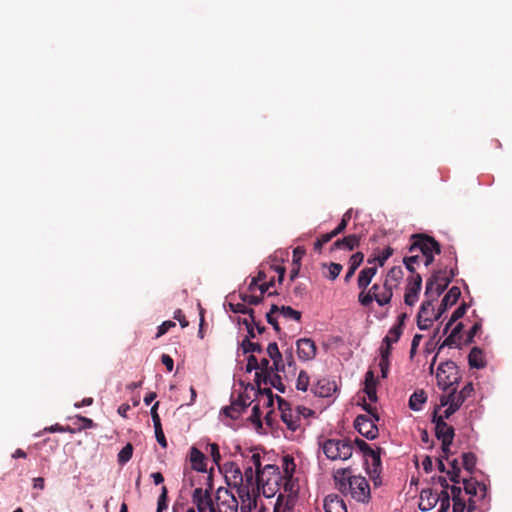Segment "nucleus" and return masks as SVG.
I'll return each instance as SVG.
<instances>
[{
    "label": "nucleus",
    "instance_id": "1",
    "mask_svg": "<svg viewBox=\"0 0 512 512\" xmlns=\"http://www.w3.org/2000/svg\"><path fill=\"white\" fill-rule=\"evenodd\" d=\"M325 456L332 461L348 460L353 454V445L349 439H326L320 443Z\"/></svg>",
    "mask_w": 512,
    "mask_h": 512
},
{
    "label": "nucleus",
    "instance_id": "2",
    "mask_svg": "<svg viewBox=\"0 0 512 512\" xmlns=\"http://www.w3.org/2000/svg\"><path fill=\"white\" fill-rule=\"evenodd\" d=\"M437 503H440L439 512H447L450 508V494L442 490L440 493L432 489H423L420 493L419 508L422 511L433 509Z\"/></svg>",
    "mask_w": 512,
    "mask_h": 512
},
{
    "label": "nucleus",
    "instance_id": "3",
    "mask_svg": "<svg viewBox=\"0 0 512 512\" xmlns=\"http://www.w3.org/2000/svg\"><path fill=\"white\" fill-rule=\"evenodd\" d=\"M436 378L438 386L443 390H448L458 385L461 375L456 363L452 360H447L438 366Z\"/></svg>",
    "mask_w": 512,
    "mask_h": 512
},
{
    "label": "nucleus",
    "instance_id": "4",
    "mask_svg": "<svg viewBox=\"0 0 512 512\" xmlns=\"http://www.w3.org/2000/svg\"><path fill=\"white\" fill-rule=\"evenodd\" d=\"M238 507V500L229 489L225 487L217 489L211 512H237Z\"/></svg>",
    "mask_w": 512,
    "mask_h": 512
},
{
    "label": "nucleus",
    "instance_id": "5",
    "mask_svg": "<svg viewBox=\"0 0 512 512\" xmlns=\"http://www.w3.org/2000/svg\"><path fill=\"white\" fill-rule=\"evenodd\" d=\"M451 278L448 277L446 270L435 271L426 282L425 296L437 299L448 287Z\"/></svg>",
    "mask_w": 512,
    "mask_h": 512
},
{
    "label": "nucleus",
    "instance_id": "6",
    "mask_svg": "<svg viewBox=\"0 0 512 512\" xmlns=\"http://www.w3.org/2000/svg\"><path fill=\"white\" fill-rule=\"evenodd\" d=\"M346 490H349L352 498L358 502L368 503L371 498L370 485L362 476H348Z\"/></svg>",
    "mask_w": 512,
    "mask_h": 512
},
{
    "label": "nucleus",
    "instance_id": "7",
    "mask_svg": "<svg viewBox=\"0 0 512 512\" xmlns=\"http://www.w3.org/2000/svg\"><path fill=\"white\" fill-rule=\"evenodd\" d=\"M446 419L447 418L444 417V413L442 415H438L437 408H435L432 417V422L435 424V436L442 444H444L445 447L451 446L455 436L454 428L446 423Z\"/></svg>",
    "mask_w": 512,
    "mask_h": 512
},
{
    "label": "nucleus",
    "instance_id": "8",
    "mask_svg": "<svg viewBox=\"0 0 512 512\" xmlns=\"http://www.w3.org/2000/svg\"><path fill=\"white\" fill-rule=\"evenodd\" d=\"M412 244L409 248L410 252L416 250L420 251L421 254L441 253V245L435 238L425 234H415L412 236Z\"/></svg>",
    "mask_w": 512,
    "mask_h": 512
},
{
    "label": "nucleus",
    "instance_id": "9",
    "mask_svg": "<svg viewBox=\"0 0 512 512\" xmlns=\"http://www.w3.org/2000/svg\"><path fill=\"white\" fill-rule=\"evenodd\" d=\"M451 404L447 409L444 410V417L450 418L465 402V400L471 396L474 391L472 383L466 384L460 392H457L456 387H451Z\"/></svg>",
    "mask_w": 512,
    "mask_h": 512
},
{
    "label": "nucleus",
    "instance_id": "10",
    "mask_svg": "<svg viewBox=\"0 0 512 512\" xmlns=\"http://www.w3.org/2000/svg\"><path fill=\"white\" fill-rule=\"evenodd\" d=\"M225 480L229 487L235 488L238 492L241 488L248 487L244 485V476L240 467L235 462H226L223 466Z\"/></svg>",
    "mask_w": 512,
    "mask_h": 512
},
{
    "label": "nucleus",
    "instance_id": "11",
    "mask_svg": "<svg viewBox=\"0 0 512 512\" xmlns=\"http://www.w3.org/2000/svg\"><path fill=\"white\" fill-rule=\"evenodd\" d=\"M376 420L368 415H358L354 421L355 429L367 439L373 440L378 437L379 430Z\"/></svg>",
    "mask_w": 512,
    "mask_h": 512
},
{
    "label": "nucleus",
    "instance_id": "12",
    "mask_svg": "<svg viewBox=\"0 0 512 512\" xmlns=\"http://www.w3.org/2000/svg\"><path fill=\"white\" fill-rule=\"evenodd\" d=\"M422 288V277L420 274H414L407 279V285L404 295V302L408 306H413L419 298Z\"/></svg>",
    "mask_w": 512,
    "mask_h": 512
},
{
    "label": "nucleus",
    "instance_id": "13",
    "mask_svg": "<svg viewBox=\"0 0 512 512\" xmlns=\"http://www.w3.org/2000/svg\"><path fill=\"white\" fill-rule=\"evenodd\" d=\"M296 347L297 355L302 361H309L315 358L317 348L314 341L311 339L301 338L297 340Z\"/></svg>",
    "mask_w": 512,
    "mask_h": 512
},
{
    "label": "nucleus",
    "instance_id": "14",
    "mask_svg": "<svg viewBox=\"0 0 512 512\" xmlns=\"http://www.w3.org/2000/svg\"><path fill=\"white\" fill-rule=\"evenodd\" d=\"M192 502L197 506L199 512H211L213 506V500L208 490L202 488H196L192 494Z\"/></svg>",
    "mask_w": 512,
    "mask_h": 512
},
{
    "label": "nucleus",
    "instance_id": "15",
    "mask_svg": "<svg viewBox=\"0 0 512 512\" xmlns=\"http://www.w3.org/2000/svg\"><path fill=\"white\" fill-rule=\"evenodd\" d=\"M370 292H372V295L374 294L375 301L380 306L390 303L393 296V289L388 285V283H383L382 285L375 283L370 288Z\"/></svg>",
    "mask_w": 512,
    "mask_h": 512
},
{
    "label": "nucleus",
    "instance_id": "16",
    "mask_svg": "<svg viewBox=\"0 0 512 512\" xmlns=\"http://www.w3.org/2000/svg\"><path fill=\"white\" fill-rule=\"evenodd\" d=\"M461 296V290L457 286H453L449 289L447 294L443 297L441 304L438 308L436 318H440L442 314H444L448 308L452 307L457 303L458 299Z\"/></svg>",
    "mask_w": 512,
    "mask_h": 512
},
{
    "label": "nucleus",
    "instance_id": "17",
    "mask_svg": "<svg viewBox=\"0 0 512 512\" xmlns=\"http://www.w3.org/2000/svg\"><path fill=\"white\" fill-rule=\"evenodd\" d=\"M279 408L282 411L281 418L291 431H296L300 427L301 418L298 415H294L291 409H286L284 406H288L282 398L278 397Z\"/></svg>",
    "mask_w": 512,
    "mask_h": 512
},
{
    "label": "nucleus",
    "instance_id": "18",
    "mask_svg": "<svg viewBox=\"0 0 512 512\" xmlns=\"http://www.w3.org/2000/svg\"><path fill=\"white\" fill-rule=\"evenodd\" d=\"M361 236L357 234H350L342 239L336 240L332 246L331 250L343 249L346 251H353L358 248L360 245Z\"/></svg>",
    "mask_w": 512,
    "mask_h": 512
},
{
    "label": "nucleus",
    "instance_id": "19",
    "mask_svg": "<svg viewBox=\"0 0 512 512\" xmlns=\"http://www.w3.org/2000/svg\"><path fill=\"white\" fill-rule=\"evenodd\" d=\"M464 484V494L469 495V498L480 495V500L483 501L486 497V486L477 481H473L472 479H463Z\"/></svg>",
    "mask_w": 512,
    "mask_h": 512
},
{
    "label": "nucleus",
    "instance_id": "20",
    "mask_svg": "<svg viewBox=\"0 0 512 512\" xmlns=\"http://www.w3.org/2000/svg\"><path fill=\"white\" fill-rule=\"evenodd\" d=\"M236 493L241 501L240 512H252L257 507V496H252L248 487L241 488Z\"/></svg>",
    "mask_w": 512,
    "mask_h": 512
},
{
    "label": "nucleus",
    "instance_id": "21",
    "mask_svg": "<svg viewBox=\"0 0 512 512\" xmlns=\"http://www.w3.org/2000/svg\"><path fill=\"white\" fill-rule=\"evenodd\" d=\"M337 386L335 382L323 378L313 386L312 390L318 397H330L336 391Z\"/></svg>",
    "mask_w": 512,
    "mask_h": 512
},
{
    "label": "nucleus",
    "instance_id": "22",
    "mask_svg": "<svg viewBox=\"0 0 512 512\" xmlns=\"http://www.w3.org/2000/svg\"><path fill=\"white\" fill-rule=\"evenodd\" d=\"M247 406V402L245 401L243 396L240 395L235 401L231 403L230 406L224 407L222 409V412L224 415L231 419H237L243 413Z\"/></svg>",
    "mask_w": 512,
    "mask_h": 512
},
{
    "label": "nucleus",
    "instance_id": "23",
    "mask_svg": "<svg viewBox=\"0 0 512 512\" xmlns=\"http://www.w3.org/2000/svg\"><path fill=\"white\" fill-rule=\"evenodd\" d=\"M428 299L424 301L419 309L417 318L418 319H424L426 322L430 321L433 322L434 320H438L439 318H436L437 312H435L433 302L436 299H433V297H427Z\"/></svg>",
    "mask_w": 512,
    "mask_h": 512
},
{
    "label": "nucleus",
    "instance_id": "24",
    "mask_svg": "<svg viewBox=\"0 0 512 512\" xmlns=\"http://www.w3.org/2000/svg\"><path fill=\"white\" fill-rule=\"evenodd\" d=\"M468 363L471 368L481 369L486 366L483 351L479 347H473L468 355Z\"/></svg>",
    "mask_w": 512,
    "mask_h": 512
},
{
    "label": "nucleus",
    "instance_id": "25",
    "mask_svg": "<svg viewBox=\"0 0 512 512\" xmlns=\"http://www.w3.org/2000/svg\"><path fill=\"white\" fill-rule=\"evenodd\" d=\"M377 273V267H366L362 269L358 275V287L361 290H365L372 281V278Z\"/></svg>",
    "mask_w": 512,
    "mask_h": 512
},
{
    "label": "nucleus",
    "instance_id": "26",
    "mask_svg": "<svg viewBox=\"0 0 512 512\" xmlns=\"http://www.w3.org/2000/svg\"><path fill=\"white\" fill-rule=\"evenodd\" d=\"M190 461L194 470L204 472L206 471V463L204 454L197 449L192 447L190 450Z\"/></svg>",
    "mask_w": 512,
    "mask_h": 512
},
{
    "label": "nucleus",
    "instance_id": "27",
    "mask_svg": "<svg viewBox=\"0 0 512 512\" xmlns=\"http://www.w3.org/2000/svg\"><path fill=\"white\" fill-rule=\"evenodd\" d=\"M363 260H364V254L362 252H356L350 257L349 268L344 277L345 282L350 281V279L353 277L355 271L362 264Z\"/></svg>",
    "mask_w": 512,
    "mask_h": 512
},
{
    "label": "nucleus",
    "instance_id": "28",
    "mask_svg": "<svg viewBox=\"0 0 512 512\" xmlns=\"http://www.w3.org/2000/svg\"><path fill=\"white\" fill-rule=\"evenodd\" d=\"M403 275V269L400 266H394L388 271L384 283H388V285L393 289L394 287H397L398 283L403 278Z\"/></svg>",
    "mask_w": 512,
    "mask_h": 512
},
{
    "label": "nucleus",
    "instance_id": "29",
    "mask_svg": "<svg viewBox=\"0 0 512 512\" xmlns=\"http://www.w3.org/2000/svg\"><path fill=\"white\" fill-rule=\"evenodd\" d=\"M465 509L467 512H484L483 509L477 505V501L472 498H469L468 502L453 503V512H464Z\"/></svg>",
    "mask_w": 512,
    "mask_h": 512
},
{
    "label": "nucleus",
    "instance_id": "30",
    "mask_svg": "<svg viewBox=\"0 0 512 512\" xmlns=\"http://www.w3.org/2000/svg\"><path fill=\"white\" fill-rule=\"evenodd\" d=\"M324 508L326 512H346V505L342 499L338 497L326 498L324 502Z\"/></svg>",
    "mask_w": 512,
    "mask_h": 512
},
{
    "label": "nucleus",
    "instance_id": "31",
    "mask_svg": "<svg viewBox=\"0 0 512 512\" xmlns=\"http://www.w3.org/2000/svg\"><path fill=\"white\" fill-rule=\"evenodd\" d=\"M348 476H352L350 468H340L334 472V479L341 491L346 490L348 486Z\"/></svg>",
    "mask_w": 512,
    "mask_h": 512
},
{
    "label": "nucleus",
    "instance_id": "32",
    "mask_svg": "<svg viewBox=\"0 0 512 512\" xmlns=\"http://www.w3.org/2000/svg\"><path fill=\"white\" fill-rule=\"evenodd\" d=\"M427 397L423 390L415 391L409 399V407L414 411H419L426 402Z\"/></svg>",
    "mask_w": 512,
    "mask_h": 512
},
{
    "label": "nucleus",
    "instance_id": "33",
    "mask_svg": "<svg viewBox=\"0 0 512 512\" xmlns=\"http://www.w3.org/2000/svg\"><path fill=\"white\" fill-rule=\"evenodd\" d=\"M381 448L373 449V454H368V459H371V468H369L368 472L370 475L379 474L381 470Z\"/></svg>",
    "mask_w": 512,
    "mask_h": 512
},
{
    "label": "nucleus",
    "instance_id": "34",
    "mask_svg": "<svg viewBox=\"0 0 512 512\" xmlns=\"http://www.w3.org/2000/svg\"><path fill=\"white\" fill-rule=\"evenodd\" d=\"M403 329L400 328V326H392L387 335L383 339V344H389L392 345L393 343L398 342L402 335Z\"/></svg>",
    "mask_w": 512,
    "mask_h": 512
},
{
    "label": "nucleus",
    "instance_id": "35",
    "mask_svg": "<svg viewBox=\"0 0 512 512\" xmlns=\"http://www.w3.org/2000/svg\"><path fill=\"white\" fill-rule=\"evenodd\" d=\"M283 472L284 476L287 480H290L295 472L296 464L294 462V458L290 455H286L283 457Z\"/></svg>",
    "mask_w": 512,
    "mask_h": 512
},
{
    "label": "nucleus",
    "instance_id": "36",
    "mask_svg": "<svg viewBox=\"0 0 512 512\" xmlns=\"http://www.w3.org/2000/svg\"><path fill=\"white\" fill-rule=\"evenodd\" d=\"M251 461L253 465L255 466V477L257 485L260 486L263 484V478H262V466H261V456L259 453H254L251 456Z\"/></svg>",
    "mask_w": 512,
    "mask_h": 512
},
{
    "label": "nucleus",
    "instance_id": "37",
    "mask_svg": "<svg viewBox=\"0 0 512 512\" xmlns=\"http://www.w3.org/2000/svg\"><path fill=\"white\" fill-rule=\"evenodd\" d=\"M476 455L472 452L463 453L462 463L465 470L472 473L476 466Z\"/></svg>",
    "mask_w": 512,
    "mask_h": 512
},
{
    "label": "nucleus",
    "instance_id": "38",
    "mask_svg": "<svg viewBox=\"0 0 512 512\" xmlns=\"http://www.w3.org/2000/svg\"><path fill=\"white\" fill-rule=\"evenodd\" d=\"M133 455V446L131 443H127L118 453V463L120 465L126 464Z\"/></svg>",
    "mask_w": 512,
    "mask_h": 512
},
{
    "label": "nucleus",
    "instance_id": "39",
    "mask_svg": "<svg viewBox=\"0 0 512 512\" xmlns=\"http://www.w3.org/2000/svg\"><path fill=\"white\" fill-rule=\"evenodd\" d=\"M278 312L285 318L295 320L299 322L301 320V312L293 309L290 306L279 307Z\"/></svg>",
    "mask_w": 512,
    "mask_h": 512
},
{
    "label": "nucleus",
    "instance_id": "40",
    "mask_svg": "<svg viewBox=\"0 0 512 512\" xmlns=\"http://www.w3.org/2000/svg\"><path fill=\"white\" fill-rule=\"evenodd\" d=\"M229 307L234 313L248 314L250 319L254 321V310L247 307L244 303H229Z\"/></svg>",
    "mask_w": 512,
    "mask_h": 512
},
{
    "label": "nucleus",
    "instance_id": "41",
    "mask_svg": "<svg viewBox=\"0 0 512 512\" xmlns=\"http://www.w3.org/2000/svg\"><path fill=\"white\" fill-rule=\"evenodd\" d=\"M241 347L243 349L244 353H250V352H262V346L258 343H254L251 340H249V337H246L242 343Z\"/></svg>",
    "mask_w": 512,
    "mask_h": 512
},
{
    "label": "nucleus",
    "instance_id": "42",
    "mask_svg": "<svg viewBox=\"0 0 512 512\" xmlns=\"http://www.w3.org/2000/svg\"><path fill=\"white\" fill-rule=\"evenodd\" d=\"M461 338L458 336L450 333L449 336L442 342V344L438 348V353L443 349L444 347H453L456 346L458 348L462 347V343L460 342Z\"/></svg>",
    "mask_w": 512,
    "mask_h": 512
},
{
    "label": "nucleus",
    "instance_id": "43",
    "mask_svg": "<svg viewBox=\"0 0 512 512\" xmlns=\"http://www.w3.org/2000/svg\"><path fill=\"white\" fill-rule=\"evenodd\" d=\"M309 381H310V378H309V375L307 374V372L304 370H301L298 375V378H297L296 388L300 391H304V392L307 391L308 386H309Z\"/></svg>",
    "mask_w": 512,
    "mask_h": 512
},
{
    "label": "nucleus",
    "instance_id": "44",
    "mask_svg": "<svg viewBox=\"0 0 512 512\" xmlns=\"http://www.w3.org/2000/svg\"><path fill=\"white\" fill-rule=\"evenodd\" d=\"M278 310H279V306L273 304L270 308V311L266 314V320L267 322L272 325V327L274 328V330L276 332H280V326L276 320V318L274 317V314L275 313H278Z\"/></svg>",
    "mask_w": 512,
    "mask_h": 512
},
{
    "label": "nucleus",
    "instance_id": "45",
    "mask_svg": "<svg viewBox=\"0 0 512 512\" xmlns=\"http://www.w3.org/2000/svg\"><path fill=\"white\" fill-rule=\"evenodd\" d=\"M322 266L328 267L329 274L326 277L332 281L335 280L339 276V274L341 273V271L343 269L341 264L334 263V262L330 263L329 265L324 263Z\"/></svg>",
    "mask_w": 512,
    "mask_h": 512
},
{
    "label": "nucleus",
    "instance_id": "46",
    "mask_svg": "<svg viewBox=\"0 0 512 512\" xmlns=\"http://www.w3.org/2000/svg\"><path fill=\"white\" fill-rule=\"evenodd\" d=\"M355 445L363 453L366 464H368V454H373V449L369 446L368 443L359 438L355 439Z\"/></svg>",
    "mask_w": 512,
    "mask_h": 512
},
{
    "label": "nucleus",
    "instance_id": "47",
    "mask_svg": "<svg viewBox=\"0 0 512 512\" xmlns=\"http://www.w3.org/2000/svg\"><path fill=\"white\" fill-rule=\"evenodd\" d=\"M393 254V249L391 247H387L385 248L381 255H379L378 257L374 258V259H368V263H372V262H378L379 266H383L386 262V260L391 257Z\"/></svg>",
    "mask_w": 512,
    "mask_h": 512
},
{
    "label": "nucleus",
    "instance_id": "48",
    "mask_svg": "<svg viewBox=\"0 0 512 512\" xmlns=\"http://www.w3.org/2000/svg\"><path fill=\"white\" fill-rule=\"evenodd\" d=\"M481 329V323L475 322L470 330L467 333V337L465 338L463 345L471 344L474 341L475 335L480 331Z\"/></svg>",
    "mask_w": 512,
    "mask_h": 512
},
{
    "label": "nucleus",
    "instance_id": "49",
    "mask_svg": "<svg viewBox=\"0 0 512 512\" xmlns=\"http://www.w3.org/2000/svg\"><path fill=\"white\" fill-rule=\"evenodd\" d=\"M450 490H451L450 499L452 498L453 503H456V502H466V500H465V498L463 496V491H462L461 487H458L456 485H452L450 487Z\"/></svg>",
    "mask_w": 512,
    "mask_h": 512
},
{
    "label": "nucleus",
    "instance_id": "50",
    "mask_svg": "<svg viewBox=\"0 0 512 512\" xmlns=\"http://www.w3.org/2000/svg\"><path fill=\"white\" fill-rule=\"evenodd\" d=\"M466 310H467V304L466 303H462L451 315L450 317V324H453L454 322H456L457 320H459L460 318H462L465 313H466Z\"/></svg>",
    "mask_w": 512,
    "mask_h": 512
},
{
    "label": "nucleus",
    "instance_id": "51",
    "mask_svg": "<svg viewBox=\"0 0 512 512\" xmlns=\"http://www.w3.org/2000/svg\"><path fill=\"white\" fill-rule=\"evenodd\" d=\"M164 509H167V488L165 486L162 487L158 498L157 512H162Z\"/></svg>",
    "mask_w": 512,
    "mask_h": 512
},
{
    "label": "nucleus",
    "instance_id": "52",
    "mask_svg": "<svg viewBox=\"0 0 512 512\" xmlns=\"http://www.w3.org/2000/svg\"><path fill=\"white\" fill-rule=\"evenodd\" d=\"M176 324L175 322L171 321V320H167V321H164L159 327H158V331L156 333V338H159L161 336H163L164 334H166L171 328L175 327Z\"/></svg>",
    "mask_w": 512,
    "mask_h": 512
},
{
    "label": "nucleus",
    "instance_id": "53",
    "mask_svg": "<svg viewBox=\"0 0 512 512\" xmlns=\"http://www.w3.org/2000/svg\"><path fill=\"white\" fill-rule=\"evenodd\" d=\"M240 298L244 303H248L250 305H258L263 301V296H254L248 294H240Z\"/></svg>",
    "mask_w": 512,
    "mask_h": 512
},
{
    "label": "nucleus",
    "instance_id": "54",
    "mask_svg": "<svg viewBox=\"0 0 512 512\" xmlns=\"http://www.w3.org/2000/svg\"><path fill=\"white\" fill-rule=\"evenodd\" d=\"M243 476H244V485L248 486V489L250 490V487L253 485L254 481V474L253 468L251 466L245 468Z\"/></svg>",
    "mask_w": 512,
    "mask_h": 512
},
{
    "label": "nucleus",
    "instance_id": "55",
    "mask_svg": "<svg viewBox=\"0 0 512 512\" xmlns=\"http://www.w3.org/2000/svg\"><path fill=\"white\" fill-rule=\"evenodd\" d=\"M358 300L361 305L368 306L372 303V301L375 300V298L374 294L372 295V292H370V290L366 294L364 293V290H362V292L358 296Z\"/></svg>",
    "mask_w": 512,
    "mask_h": 512
},
{
    "label": "nucleus",
    "instance_id": "56",
    "mask_svg": "<svg viewBox=\"0 0 512 512\" xmlns=\"http://www.w3.org/2000/svg\"><path fill=\"white\" fill-rule=\"evenodd\" d=\"M267 354L271 359L282 357L276 342H272L267 347Z\"/></svg>",
    "mask_w": 512,
    "mask_h": 512
},
{
    "label": "nucleus",
    "instance_id": "57",
    "mask_svg": "<svg viewBox=\"0 0 512 512\" xmlns=\"http://www.w3.org/2000/svg\"><path fill=\"white\" fill-rule=\"evenodd\" d=\"M155 437L159 445L163 448L167 447V440L165 438L162 426L154 427Z\"/></svg>",
    "mask_w": 512,
    "mask_h": 512
},
{
    "label": "nucleus",
    "instance_id": "58",
    "mask_svg": "<svg viewBox=\"0 0 512 512\" xmlns=\"http://www.w3.org/2000/svg\"><path fill=\"white\" fill-rule=\"evenodd\" d=\"M362 407L368 413V416L373 417L376 421L380 420L376 407L368 404L365 399H363Z\"/></svg>",
    "mask_w": 512,
    "mask_h": 512
},
{
    "label": "nucleus",
    "instance_id": "59",
    "mask_svg": "<svg viewBox=\"0 0 512 512\" xmlns=\"http://www.w3.org/2000/svg\"><path fill=\"white\" fill-rule=\"evenodd\" d=\"M423 336L421 334H415L412 339L411 348L409 352V356L411 359L415 356L417 352V348L422 340Z\"/></svg>",
    "mask_w": 512,
    "mask_h": 512
},
{
    "label": "nucleus",
    "instance_id": "60",
    "mask_svg": "<svg viewBox=\"0 0 512 512\" xmlns=\"http://www.w3.org/2000/svg\"><path fill=\"white\" fill-rule=\"evenodd\" d=\"M259 369L261 372H264L263 381L264 383L267 382L268 375L270 374V362L268 359L263 358L259 362Z\"/></svg>",
    "mask_w": 512,
    "mask_h": 512
},
{
    "label": "nucleus",
    "instance_id": "61",
    "mask_svg": "<svg viewBox=\"0 0 512 512\" xmlns=\"http://www.w3.org/2000/svg\"><path fill=\"white\" fill-rule=\"evenodd\" d=\"M250 420L252 423L256 424L257 426H261V412L259 405H254L252 408V414L250 416Z\"/></svg>",
    "mask_w": 512,
    "mask_h": 512
},
{
    "label": "nucleus",
    "instance_id": "62",
    "mask_svg": "<svg viewBox=\"0 0 512 512\" xmlns=\"http://www.w3.org/2000/svg\"><path fill=\"white\" fill-rule=\"evenodd\" d=\"M257 369H259V361L254 355H250L247 359L246 371L251 372Z\"/></svg>",
    "mask_w": 512,
    "mask_h": 512
},
{
    "label": "nucleus",
    "instance_id": "63",
    "mask_svg": "<svg viewBox=\"0 0 512 512\" xmlns=\"http://www.w3.org/2000/svg\"><path fill=\"white\" fill-rule=\"evenodd\" d=\"M173 318L179 321L182 328H185L189 325V322L187 321V319L181 309H177L174 312Z\"/></svg>",
    "mask_w": 512,
    "mask_h": 512
},
{
    "label": "nucleus",
    "instance_id": "64",
    "mask_svg": "<svg viewBox=\"0 0 512 512\" xmlns=\"http://www.w3.org/2000/svg\"><path fill=\"white\" fill-rule=\"evenodd\" d=\"M305 255V249L303 247H296L293 250V264H300L302 257Z\"/></svg>",
    "mask_w": 512,
    "mask_h": 512
}]
</instances>
